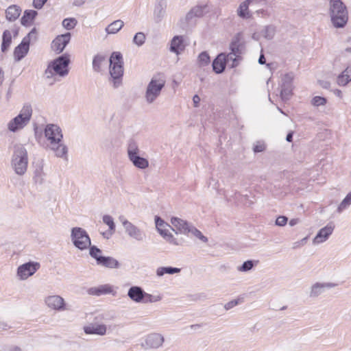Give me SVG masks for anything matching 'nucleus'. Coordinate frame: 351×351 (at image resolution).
Here are the masks:
<instances>
[{"instance_id": "f257e3e1", "label": "nucleus", "mask_w": 351, "mask_h": 351, "mask_svg": "<svg viewBox=\"0 0 351 351\" xmlns=\"http://www.w3.org/2000/svg\"><path fill=\"white\" fill-rule=\"evenodd\" d=\"M46 145L54 155L64 160H68L69 149L63 142L61 128L56 124H47L44 130Z\"/></svg>"}, {"instance_id": "f03ea898", "label": "nucleus", "mask_w": 351, "mask_h": 351, "mask_svg": "<svg viewBox=\"0 0 351 351\" xmlns=\"http://www.w3.org/2000/svg\"><path fill=\"white\" fill-rule=\"evenodd\" d=\"M70 56H60L49 62L45 71V77L48 83L53 84L65 77L69 72Z\"/></svg>"}, {"instance_id": "7ed1b4c3", "label": "nucleus", "mask_w": 351, "mask_h": 351, "mask_svg": "<svg viewBox=\"0 0 351 351\" xmlns=\"http://www.w3.org/2000/svg\"><path fill=\"white\" fill-rule=\"evenodd\" d=\"M329 16L335 28H343L348 21V11L341 0H330Z\"/></svg>"}, {"instance_id": "20e7f679", "label": "nucleus", "mask_w": 351, "mask_h": 351, "mask_svg": "<svg viewBox=\"0 0 351 351\" xmlns=\"http://www.w3.org/2000/svg\"><path fill=\"white\" fill-rule=\"evenodd\" d=\"M32 116V108L31 106H23L19 113L7 123L6 128L8 131L12 133L21 132L29 123Z\"/></svg>"}, {"instance_id": "39448f33", "label": "nucleus", "mask_w": 351, "mask_h": 351, "mask_svg": "<svg viewBox=\"0 0 351 351\" xmlns=\"http://www.w3.org/2000/svg\"><path fill=\"white\" fill-rule=\"evenodd\" d=\"M28 154L24 145L19 144L14 147L11 160V166L14 172L19 176L23 175L27 169Z\"/></svg>"}, {"instance_id": "423d86ee", "label": "nucleus", "mask_w": 351, "mask_h": 351, "mask_svg": "<svg viewBox=\"0 0 351 351\" xmlns=\"http://www.w3.org/2000/svg\"><path fill=\"white\" fill-rule=\"evenodd\" d=\"M123 57L120 52H113L109 59V73L110 81L114 88H118L122 83L123 74Z\"/></svg>"}, {"instance_id": "0eeeda50", "label": "nucleus", "mask_w": 351, "mask_h": 351, "mask_svg": "<svg viewBox=\"0 0 351 351\" xmlns=\"http://www.w3.org/2000/svg\"><path fill=\"white\" fill-rule=\"evenodd\" d=\"M165 80L161 75H154L147 84L144 98L147 104H152L160 95L161 91L165 85Z\"/></svg>"}, {"instance_id": "6e6552de", "label": "nucleus", "mask_w": 351, "mask_h": 351, "mask_svg": "<svg viewBox=\"0 0 351 351\" xmlns=\"http://www.w3.org/2000/svg\"><path fill=\"white\" fill-rule=\"evenodd\" d=\"M141 150L138 144L130 141L127 145V156L130 162L138 169L145 170L149 167L147 158L140 156Z\"/></svg>"}, {"instance_id": "1a4fd4ad", "label": "nucleus", "mask_w": 351, "mask_h": 351, "mask_svg": "<svg viewBox=\"0 0 351 351\" xmlns=\"http://www.w3.org/2000/svg\"><path fill=\"white\" fill-rule=\"evenodd\" d=\"M70 239L74 247L80 251L87 250L91 245L88 232L80 227H73L71 229Z\"/></svg>"}, {"instance_id": "9d476101", "label": "nucleus", "mask_w": 351, "mask_h": 351, "mask_svg": "<svg viewBox=\"0 0 351 351\" xmlns=\"http://www.w3.org/2000/svg\"><path fill=\"white\" fill-rule=\"evenodd\" d=\"M106 315L100 313L94 317L93 322L83 326V331L87 335L105 336L108 332V326L101 321L105 319Z\"/></svg>"}, {"instance_id": "9b49d317", "label": "nucleus", "mask_w": 351, "mask_h": 351, "mask_svg": "<svg viewBox=\"0 0 351 351\" xmlns=\"http://www.w3.org/2000/svg\"><path fill=\"white\" fill-rule=\"evenodd\" d=\"M164 343L165 337L162 333L152 332L144 336L141 347L144 350H158L163 346Z\"/></svg>"}, {"instance_id": "f8f14e48", "label": "nucleus", "mask_w": 351, "mask_h": 351, "mask_svg": "<svg viewBox=\"0 0 351 351\" xmlns=\"http://www.w3.org/2000/svg\"><path fill=\"white\" fill-rule=\"evenodd\" d=\"M125 234L136 241H143L146 238L145 232L124 217H119Z\"/></svg>"}, {"instance_id": "ddd939ff", "label": "nucleus", "mask_w": 351, "mask_h": 351, "mask_svg": "<svg viewBox=\"0 0 351 351\" xmlns=\"http://www.w3.org/2000/svg\"><path fill=\"white\" fill-rule=\"evenodd\" d=\"M40 267V264L37 261L23 263L16 268V278L19 281H25L33 276Z\"/></svg>"}, {"instance_id": "4468645a", "label": "nucleus", "mask_w": 351, "mask_h": 351, "mask_svg": "<svg viewBox=\"0 0 351 351\" xmlns=\"http://www.w3.org/2000/svg\"><path fill=\"white\" fill-rule=\"evenodd\" d=\"M154 220L156 228L159 234L170 244L178 245L179 242L169 231L170 225L158 216L155 217Z\"/></svg>"}, {"instance_id": "2eb2a0df", "label": "nucleus", "mask_w": 351, "mask_h": 351, "mask_svg": "<svg viewBox=\"0 0 351 351\" xmlns=\"http://www.w3.org/2000/svg\"><path fill=\"white\" fill-rule=\"evenodd\" d=\"M35 36L36 30L34 29L28 34L26 37L23 38L21 44L15 47L14 51V58L16 61H20L27 55L29 49L30 40L32 38L35 37Z\"/></svg>"}, {"instance_id": "dca6fc26", "label": "nucleus", "mask_w": 351, "mask_h": 351, "mask_svg": "<svg viewBox=\"0 0 351 351\" xmlns=\"http://www.w3.org/2000/svg\"><path fill=\"white\" fill-rule=\"evenodd\" d=\"M44 303L46 306L54 311L61 312L66 310L64 299L59 295H49L45 298Z\"/></svg>"}, {"instance_id": "f3484780", "label": "nucleus", "mask_w": 351, "mask_h": 351, "mask_svg": "<svg viewBox=\"0 0 351 351\" xmlns=\"http://www.w3.org/2000/svg\"><path fill=\"white\" fill-rule=\"evenodd\" d=\"M335 227V224L332 222H329L326 226L321 228L313 238V244L317 245L326 242L332 235Z\"/></svg>"}, {"instance_id": "a211bd4d", "label": "nucleus", "mask_w": 351, "mask_h": 351, "mask_svg": "<svg viewBox=\"0 0 351 351\" xmlns=\"http://www.w3.org/2000/svg\"><path fill=\"white\" fill-rule=\"evenodd\" d=\"M170 223L171 224L172 230L176 234H180L186 235L188 230L191 226V223L178 217H171L170 219Z\"/></svg>"}, {"instance_id": "6ab92c4d", "label": "nucleus", "mask_w": 351, "mask_h": 351, "mask_svg": "<svg viewBox=\"0 0 351 351\" xmlns=\"http://www.w3.org/2000/svg\"><path fill=\"white\" fill-rule=\"evenodd\" d=\"M337 285L333 282H315L313 284L308 291L311 298H317L323 293L326 289H331L336 287Z\"/></svg>"}, {"instance_id": "aec40b11", "label": "nucleus", "mask_w": 351, "mask_h": 351, "mask_svg": "<svg viewBox=\"0 0 351 351\" xmlns=\"http://www.w3.org/2000/svg\"><path fill=\"white\" fill-rule=\"evenodd\" d=\"M70 40V33L59 35L53 40L51 43V49L57 53H60L63 51Z\"/></svg>"}, {"instance_id": "412c9836", "label": "nucleus", "mask_w": 351, "mask_h": 351, "mask_svg": "<svg viewBox=\"0 0 351 351\" xmlns=\"http://www.w3.org/2000/svg\"><path fill=\"white\" fill-rule=\"evenodd\" d=\"M167 6V0H156L153 10V19L156 22L159 23L165 18Z\"/></svg>"}, {"instance_id": "4be33fe9", "label": "nucleus", "mask_w": 351, "mask_h": 351, "mask_svg": "<svg viewBox=\"0 0 351 351\" xmlns=\"http://www.w3.org/2000/svg\"><path fill=\"white\" fill-rule=\"evenodd\" d=\"M293 77L291 74H286L282 79V87L280 94L283 99H288L292 95L293 89Z\"/></svg>"}, {"instance_id": "5701e85b", "label": "nucleus", "mask_w": 351, "mask_h": 351, "mask_svg": "<svg viewBox=\"0 0 351 351\" xmlns=\"http://www.w3.org/2000/svg\"><path fill=\"white\" fill-rule=\"evenodd\" d=\"M108 63V61L107 60L106 56L103 54H97L93 59V69L95 72L101 73L106 69Z\"/></svg>"}, {"instance_id": "b1692460", "label": "nucleus", "mask_w": 351, "mask_h": 351, "mask_svg": "<svg viewBox=\"0 0 351 351\" xmlns=\"http://www.w3.org/2000/svg\"><path fill=\"white\" fill-rule=\"evenodd\" d=\"M250 3V0H245L239 5L236 12L239 18L243 20H248L252 18V14L249 10Z\"/></svg>"}, {"instance_id": "393cba45", "label": "nucleus", "mask_w": 351, "mask_h": 351, "mask_svg": "<svg viewBox=\"0 0 351 351\" xmlns=\"http://www.w3.org/2000/svg\"><path fill=\"white\" fill-rule=\"evenodd\" d=\"M90 293L97 296L106 294H110L114 296L117 294V290L113 286L106 284L97 287L92 288L90 290Z\"/></svg>"}, {"instance_id": "a878e982", "label": "nucleus", "mask_w": 351, "mask_h": 351, "mask_svg": "<svg viewBox=\"0 0 351 351\" xmlns=\"http://www.w3.org/2000/svg\"><path fill=\"white\" fill-rule=\"evenodd\" d=\"M309 102L311 106L315 110L324 112L328 104V99L322 96L313 95Z\"/></svg>"}, {"instance_id": "bb28decb", "label": "nucleus", "mask_w": 351, "mask_h": 351, "mask_svg": "<svg viewBox=\"0 0 351 351\" xmlns=\"http://www.w3.org/2000/svg\"><path fill=\"white\" fill-rule=\"evenodd\" d=\"M183 37L181 36H174L170 42V51L176 55L180 54L184 49Z\"/></svg>"}, {"instance_id": "cd10ccee", "label": "nucleus", "mask_w": 351, "mask_h": 351, "mask_svg": "<svg viewBox=\"0 0 351 351\" xmlns=\"http://www.w3.org/2000/svg\"><path fill=\"white\" fill-rule=\"evenodd\" d=\"M143 293L144 291L141 287L132 286L128 289V296L132 301L136 303H141L143 302Z\"/></svg>"}, {"instance_id": "c85d7f7f", "label": "nucleus", "mask_w": 351, "mask_h": 351, "mask_svg": "<svg viewBox=\"0 0 351 351\" xmlns=\"http://www.w3.org/2000/svg\"><path fill=\"white\" fill-rule=\"evenodd\" d=\"M17 34V32L15 29H7L3 32L1 51L5 52L10 47L12 37H15Z\"/></svg>"}, {"instance_id": "c756f323", "label": "nucleus", "mask_w": 351, "mask_h": 351, "mask_svg": "<svg viewBox=\"0 0 351 351\" xmlns=\"http://www.w3.org/2000/svg\"><path fill=\"white\" fill-rule=\"evenodd\" d=\"M226 57L224 53H221L214 60L213 62V68L215 73H222L226 67Z\"/></svg>"}, {"instance_id": "7c9ffc66", "label": "nucleus", "mask_w": 351, "mask_h": 351, "mask_svg": "<svg viewBox=\"0 0 351 351\" xmlns=\"http://www.w3.org/2000/svg\"><path fill=\"white\" fill-rule=\"evenodd\" d=\"M351 81V66H347L337 77V83L339 86H346Z\"/></svg>"}, {"instance_id": "2f4dec72", "label": "nucleus", "mask_w": 351, "mask_h": 351, "mask_svg": "<svg viewBox=\"0 0 351 351\" xmlns=\"http://www.w3.org/2000/svg\"><path fill=\"white\" fill-rule=\"evenodd\" d=\"M38 12L32 10H27L24 12L23 16L21 19V24L25 26H30L32 25L33 21Z\"/></svg>"}, {"instance_id": "473e14b6", "label": "nucleus", "mask_w": 351, "mask_h": 351, "mask_svg": "<svg viewBox=\"0 0 351 351\" xmlns=\"http://www.w3.org/2000/svg\"><path fill=\"white\" fill-rule=\"evenodd\" d=\"M124 26V22L118 19L110 23L105 29L107 34H115L118 33Z\"/></svg>"}, {"instance_id": "72a5a7b5", "label": "nucleus", "mask_w": 351, "mask_h": 351, "mask_svg": "<svg viewBox=\"0 0 351 351\" xmlns=\"http://www.w3.org/2000/svg\"><path fill=\"white\" fill-rule=\"evenodd\" d=\"M97 264L111 269L118 268L120 266L117 260L110 256L102 257Z\"/></svg>"}, {"instance_id": "f704fd0d", "label": "nucleus", "mask_w": 351, "mask_h": 351, "mask_svg": "<svg viewBox=\"0 0 351 351\" xmlns=\"http://www.w3.org/2000/svg\"><path fill=\"white\" fill-rule=\"evenodd\" d=\"M102 221L109 228L108 232L104 233V235L106 236V238H109V237H110L115 230V223L114 219L110 215H105L102 217Z\"/></svg>"}, {"instance_id": "c9c22d12", "label": "nucleus", "mask_w": 351, "mask_h": 351, "mask_svg": "<svg viewBox=\"0 0 351 351\" xmlns=\"http://www.w3.org/2000/svg\"><path fill=\"white\" fill-rule=\"evenodd\" d=\"M186 235L187 237H193L199 239L202 243H206L208 241V239L205 236H204L202 233L199 230H197L193 224H191Z\"/></svg>"}, {"instance_id": "e433bc0d", "label": "nucleus", "mask_w": 351, "mask_h": 351, "mask_svg": "<svg viewBox=\"0 0 351 351\" xmlns=\"http://www.w3.org/2000/svg\"><path fill=\"white\" fill-rule=\"evenodd\" d=\"M21 9L16 5H11L6 10V18L9 21H15L20 16Z\"/></svg>"}, {"instance_id": "4c0bfd02", "label": "nucleus", "mask_w": 351, "mask_h": 351, "mask_svg": "<svg viewBox=\"0 0 351 351\" xmlns=\"http://www.w3.org/2000/svg\"><path fill=\"white\" fill-rule=\"evenodd\" d=\"M180 269L171 267H160L156 269V275L159 277L162 276L165 274H174L179 273Z\"/></svg>"}, {"instance_id": "58836bf2", "label": "nucleus", "mask_w": 351, "mask_h": 351, "mask_svg": "<svg viewBox=\"0 0 351 351\" xmlns=\"http://www.w3.org/2000/svg\"><path fill=\"white\" fill-rule=\"evenodd\" d=\"M230 50L232 53H234L238 57L243 53L244 47L238 40H234L230 44Z\"/></svg>"}, {"instance_id": "ea45409f", "label": "nucleus", "mask_w": 351, "mask_h": 351, "mask_svg": "<svg viewBox=\"0 0 351 351\" xmlns=\"http://www.w3.org/2000/svg\"><path fill=\"white\" fill-rule=\"evenodd\" d=\"M162 296L160 294H150L144 291L143 297V302L144 303H155L160 302Z\"/></svg>"}, {"instance_id": "a19ab883", "label": "nucleus", "mask_w": 351, "mask_h": 351, "mask_svg": "<svg viewBox=\"0 0 351 351\" xmlns=\"http://www.w3.org/2000/svg\"><path fill=\"white\" fill-rule=\"evenodd\" d=\"M204 10V8L203 6H200V5L195 6L186 14V18L191 19L193 16H200L203 14Z\"/></svg>"}, {"instance_id": "79ce46f5", "label": "nucleus", "mask_w": 351, "mask_h": 351, "mask_svg": "<svg viewBox=\"0 0 351 351\" xmlns=\"http://www.w3.org/2000/svg\"><path fill=\"white\" fill-rule=\"evenodd\" d=\"M89 254L91 257L94 258L97 263H98L99 262V260L101 259L102 257V252L101 250L97 248L96 246H91L89 247Z\"/></svg>"}, {"instance_id": "37998d69", "label": "nucleus", "mask_w": 351, "mask_h": 351, "mask_svg": "<svg viewBox=\"0 0 351 351\" xmlns=\"http://www.w3.org/2000/svg\"><path fill=\"white\" fill-rule=\"evenodd\" d=\"M351 204V192L342 200L337 208L338 213H341Z\"/></svg>"}, {"instance_id": "c03bdc74", "label": "nucleus", "mask_w": 351, "mask_h": 351, "mask_svg": "<svg viewBox=\"0 0 351 351\" xmlns=\"http://www.w3.org/2000/svg\"><path fill=\"white\" fill-rule=\"evenodd\" d=\"M210 57L206 52L201 53L197 59V62L199 66H205L210 63Z\"/></svg>"}, {"instance_id": "a18cd8bd", "label": "nucleus", "mask_w": 351, "mask_h": 351, "mask_svg": "<svg viewBox=\"0 0 351 351\" xmlns=\"http://www.w3.org/2000/svg\"><path fill=\"white\" fill-rule=\"evenodd\" d=\"M145 41V35L143 32H138L134 35L133 43L140 47L144 44Z\"/></svg>"}, {"instance_id": "49530a36", "label": "nucleus", "mask_w": 351, "mask_h": 351, "mask_svg": "<svg viewBox=\"0 0 351 351\" xmlns=\"http://www.w3.org/2000/svg\"><path fill=\"white\" fill-rule=\"evenodd\" d=\"M77 24V21L73 18L65 19L62 21V26L66 29H73Z\"/></svg>"}, {"instance_id": "de8ad7c7", "label": "nucleus", "mask_w": 351, "mask_h": 351, "mask_svg": "<svg viewBox=\"0 0 351 351\" xmlns=\"http://www.w3.org/2000/svg\"><path fill=\"white\" fill-rule=\"evenodd\" d=\"M264 37L271 39L275 34V28L273 26H267L262 32Z\"/></svg>"}, {"instance_id": "09e8293b", "label": "nucleus", "mask_w": 351, "mask_h": 351, "mask_svg": "<svg viewBox=\"0 0 351 351\" xmlns=\"http://www.w3.org/2000/svg\"><path fill=\"white\" fill-rule=\"evenodd\" d=\"M254 267V263L252 261H245L243 265L240 267H238L237 269L241 272H246L252 269Z\"/></svg>"}, {"instance_id": "8fccbe9b", "label": "nucleus", "mask_w": 351, "mask_h": 351, "mask_svg": "<svg viewBox=\"0 0 351 351\" xmlns=\"http://www.w3.org/2000/svg\"><path fill=\"white\" fill-rule=\"evenodd\" d=\"M45 176V173L43 171V167L37 168L34 172V178L36 182H41Z\"/></svg>"}, {"instance_id": "3c124183", "label": "nucleus", "mask_w": 351, "mask_h": 351, "mask_svg": "<svg viewBox=\"0 0 351 351\" xmlns=\"http://www.w3.org/2000/svg\"><path fill=\"white\" fill-rule=\"evenodd\" d=\"M226 57V63H228L229 62H232L231 66L234 67L237 64V59L239 58L237 56H236L234 53H229Z\"/></svg>"}, {"instance_id": "603ef678", "label": "nucleus", "mask_w": 351, "mask_h": 351, "mask_svg": "<svg viewBox=\"0 0 351 351\" xmlns=\"http://www.w3.org/2000/svg\"><path fill=\"white\" fill-rule=\"evenodd\" d=\"M288 221V218L285 216H279L276 218L275 224L280 227L285 226Z\"/></svg>"}, {"instance_id": "864d4df0", "label": "nucleus", "mask_w": 351, "mask_h": 351, "mask_svg": "<svg viewBox=\"0 0 351 351\" xmlns=\"http://www.w3.org/2000/svg\"><path fill=\"white\" fill-rule=\"evenodd\" d=\"M265 149V145L263 142H256L253 147V150L256 153L262 152Z\"/></svg>"}, {"instance_id": "5fc2aeb1", "label": "nucleus", "mask_w": 351, "mask_h": 351, "mask_svg": "<svg viewBox=\"0 0 351 351\" xmlns=\"http://www.w3.org/2000/svg\"><path fill=\"white\" fill-rule=\"evenodd\" d=\"M239 302H240V300L239 299L231 300V301L226 303L224 304L223 307H224L225 310L228 311V310L234 308L237 305H238L239 304Z\"/></svg>"}, {"instance_id": "6e6d98bb", "label": "nucleus", "mask_w": 351, "mask_h": 351, "mask_svg": "<svg viewBox=\"0 0 351 351\" xmlns=\"http://www.w3.org/2000/svg\"><path fill=\"white\" fill-rule=\"evenodd\" d=\"M307 239H308V237H306L303 238L300 241L293 243V248L296 249V248H299V247L304 245L306 243Z\"/></svg>"}, {"instance_id": "4d7b16f0", "label": "nucleus", "mask_w": 351, "mask_h": 351, "mask_svg": "<svg viewBox=\"0 0 351 351\" xmlns=\"http://www.w3.org/2000/svg\"><path fill=\"white\" fill-rule=\"evenodd\" d=\"M47 0H33V5L36 9H41Z\"/></svg>"}, {"instance_id": "13d9d810", "label": "nucleus", "mask_w": 351, "mask_h": 351, "mask_svg": "<svg viewBox=\"0 0 351 351\" xmlns=\"http://www.w3.org/2000/svg\"><path fill=\"white\" fill-rule=\"evenodd\" d=\"M200 97L197 95H195L193 97V103L194 107L197 108L199 106L200 102Z\"/></svg>"}, {"instance_id": "bf43d9fd", "label": "nucleus", "mask_w": 351, "mask_h": 351, "mask_svg": "<svg viewBox=\"0 0 351 351\" xmlns=\"http://www.w3.org/2000/svg\"><path fill=\"white\" fill-rule=\"evenodd\" d=\"M334 95L339 97V99H342L343 97V92L339 89H335L334 91Z\"/></svg>"}, {"instance_id": "052dcab7", "label": "nucleus", "mask_w": 351, "mask_h": 351, "mask_svg": "<svg viewBox=\"0 0 351 351\" xmlns=\"http://www.w3.org/2000/svg\"><path fill=\"white\" fill-rule=\"evenodd\" d=\"M299 221H300L299 219L297 218L291 219L289 221V225H290V226H294L297 225L299 223Z\"/></svg>"}, {"instance_id": "680f3d73", "label": "nucleus", "mask_w": 351, "mask_h": 351, "mask_svg": "<svg viewBox=\"0 0 351 351\" xmlns=\"http://www.w3.org/2000/svg\"><path fill=\"white\" fill-rule=\"evenodd\" d=\"M86 0H74V5L77 6H81L82 5Z\"/></svg>"}, {"instance_id": "e2e57ef3", "label": "nucleus", "mask_w": 351, "mask_h": 351, "mask_svg": "<svg viewBox=\"0 0 351 351\" xmlns=\"http://www.w3.org/2000/svg\"><path fill=\"white\" fill-rule=\"evenodd\" d=\"M11 351H24L23 349L19 346H14L12 348Z\"/></svg>"}, {"instance_id": "0e129e2a", "label": "nucleus", "mask_w": 351, "mask_h": 351, "mask_svg": "<svg viewBox=\"0 0 351 351\" xmlns=\"http://www.w3.org/2000/svg\"><path fill=\"white\" fill-rule=\"evenodd\" d=\"M265 62V57L263 55H261L258 59V62L261 64H263Z\"/></svg>"}, {"instance_id": "69168bd1", "label": "nucleus", "mask_w": 351, "mask_h": 351, "mask_svg": "<svg viewBox=\"0 0 351 351\" xmlns=\"http://www.w3.org/2000/svg\"><path fill=\"white\" fill-rule=\"evenodd\" d=\"M292 134L291 133H289L287 134V138H286V140L289 142H291L292 141Z\"/></svg>"}, {"instance_id": "338daca9", "label": "nucleus", "mask_w": 351, "mask_h": 351, "mask_svg": "<svg viewBox=\"0 0 351 351\" xmlns=\"http://www.w3.org/2000/svg\"><path fill=\"white\" fill-rule=\"evenodd\" d=\"M3 79V73L2 70L0 69V85L2 84Z\"/></svg>"}, {"instance_id": "774afa93", "label": "nucleus", "mask_w": 351, "mask_h": 351, "mask_svg": "<svg viewBox=\"0 0 351 351\" xmlns=\"http://www.w3.org/2000/svg\"><path fill=\"white\" fill-rule=\"evenodd\" d=\"M346 51H347L348 53H351V47H347L346 49Z\"/></svg>"}]
</instances>
